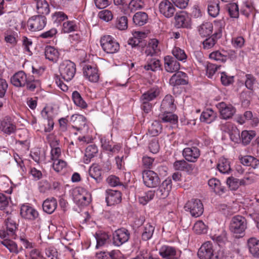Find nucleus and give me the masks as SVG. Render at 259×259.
Here are the masks:
<instances>
[{
	"mask_svg": "<svg viewBox=\"0 0 259 259\" xmlns=\"http://www.w3.org/2000/svg\"><path fill=\"white\" fill-rule=\"evenodd\" d=\"M246 228L247 221L244 217L237 215L232 218L229 229L236 237H242Z\"/></svg>",
	"mask_w": 259,
	"mask_h": 259,
	"instance_id": "obj_1",
	"label": "nucleus"
},
{
	"mask_svg": "<svg viewBox=\"0 0 259 259\" xmlns=\"http://www.w3.org/2000/svg\"><path fill=\"white\" fill-rule=\"evenodd\" d=\"M45 54L46 58L53 62H56L59 57V53L58 50L51 46L46 47Z\"/></svg>",
	"mask_w": 259,
	"mask_h": 259,
	"instance_id": "obj_35",
	"label": "nucleus"
},
{
	"mask_svg": "<svg viewBox=\"0 0 259 259\" xmlns=\"http://www.w3.org/2000/svg\"><path fill=\"white\" fill-rule=\"evenodd\" d=\"M130 231L125 228L115 230L112 234V242L114 245L119 247L127 242L130 238Z\"/></svg>",
	"mask_w": 259,
	"mask_h": 259,
	"instance_id": "obj_5",
	"label": "nucleus"
},
{
	"mask_svg": "<svg viewBox=\"0 0 259 259\" xmlns=\"http://www.w3.org/2000/svg\"><path fill=\"white\" fill-rule=\"evenodd\" d=\"M186 211H189L191 215L195 218L200 216L203 212L204 208L201 200L192 199L189 200L184 207Z\"/></svg>",
	"mask_w": 259,
	"mask_h": 259,
	"instance_id": "obj_3",
	"label": "nucleus"
},
{
	"mask_svg": "<svg viewBox=\"0 0 259 259\" xmlns=\"http://www.w3.org/2000/svg\"><path fill=\"white\" fill-rule=\"evenodd\" d=\"M2 243L6 246L11 252H13L16 254L19 253V250L16 243L11 240L5 239L2 242Z\"/></svg>",
	"mask_w": 259,
	"mask_h": 259,
	"instance_id": "obj_58",
	"label": "nucleus"
},
{
	"mask_svg": "<svg viewBox=\"0 0 259 259\" xmlns=\"http://www.w3.org/2000/svg\"><path fill=\"white\" fill-rule=\"evenodd\" d=\"M78 29L76 21H67L63 23L62 31L64 33H70L76 31Z\"/></svg>",
	"mask_w": 259,
	"mask_h": 259,
	"instance_id": "obj_50",
	"label": "nucleus"
},
{
	"mask_svg": "<svg viewBox=\"0 0 259 259\" xmlns=\"http://www.w3.org/2000/svg\"><path fill=\"white\" fill-rule=\"evenodd\" d=\"M83 74L86 78L93 82H97L99 78L98 69L91 65H86L83 67Z\"/></svg>",
	"mask_w": 259,
	"mask_h": 259,
	"instance_id": "obj_22",
	"label": "nucleus"
},
{
	"mask_svg": "<svg viewBox=\"0 0 259 259\" xmlns=\"http://www.w3.org/2000/svg\"><path fill=\"white\" fill-rule=\"evenodd\" d=\"M176 108L174 104V99L171 95H167L163 99L161 106V111L163 112L166 111H173Z\"/></svg>",
	"mask_w": 259,
	"mask_h": 259,
	"instance_id": "obj_25",
	"label": "nucleus"
},
{
	"mask_svg": "<svg viewBox=\"0 0 259 259\" xmlns=\"http://www.w3.org/2000/svg\"><path fill=\"white\" fill-rule=\"evenodd\" d=\"M159 253L161 257L165 259L176 258L175 256L176 254V250L172 246L163 245L159 249Z\"/></svg>",
	"mask_w": 259,
	"mask_h": 259,
	"instance_id": "obj_30",
	"label": "nucleus"
},
{
	"mask_svg": "<svg viewBox=\"0 0 259 259\" xmlns=\"http://www.w3.org/2000/svg\"><path fill=\"white\" fill-rule=\"evenodd\" d=\"M194 231L198 234L205 233L207 232V228L204 223L201 221H197L193 226Z\"/></svg>",
	"mask_w": 259,
	"mask_h": 259,
	"instance_id": "obj_64",
	"label": "nucleus"
},
{
	"mask_svg": "<svg viewBox=\"0 0 259 259\" xmlns=\"http://www.w3.org/2000/svg\"><path fill=\"white\" fill-rule=\"evenodd\" d=\"M172 53L175 58L180 61H184L187 59V55L184 51L178 47L174 48Z\"/></svg>",
	"mask_w": 259,
	"mask_h": 259,
	"instance_id": "obj_62",
	"label": "nucleus"
},
{
	"mask_svg": "<svg viewBox=\"0 0 259 259\" xmlns=\"http://www.w3.org/2000/svg\"><path fill=\"white\" fill-rule=\"evenodd\" d=\"M47 23V19L45 16H33L27 21V26L29 29L32 31H38L42 29Z\"/></svg>",
	"mask_w": 259,
	"mask_h": 259,
	"instance_id": "obj_8",
	"label": "nucleus"
},
{
	"mask_svg": "<svg viewBox=\"0 0 259 259\" xmlns=\"http://www.w3.org/2000/svg\"><path fill=\"white\" fill-rule=\"evenodd\" d=\"M100 44L102 49L107 53L113 54L119 49V44L110 35H105L101 37Z\"/></svg>",
	"mask_w": 259,
	"mask_h": 259,
	"instance_id": "obj_4",
	"label": "nucleus"
},
{
	"mask_svg": "<svg viewBox=\"0 0 259 259\" xmlns=\"http://www.w3.org/2000/svg\"><path fill=\"white\" fill-rule=\"evenodd\" d=\"M57 207V200L54 197L48 198L42 204V208L45 212L51 214L54 212Z\"/></svg>",
	"mask_w": 259,
	"mask_h": 259,
	"instance_id": "obj_29",
	"label": "nucleus"
},
{
	"mask_svg": "<svg viewBox=\"0 0 259 259\" xmlns=\"http://www.w3.org/2000/svg\"><path fill=\"white\" fill-rule=\"evenodd\" d=\"M152 56H147L146 64L144 68L147 71H156L160 70L161 64L159 59L152 57Z\"/></svg>",
	"mask_w": 259,
	"mask_h": 259,
	"instance_id": "obj_24",
	"label": "nucleus"
},
{
	"mask_svg": "<svg viewBox=\"0 0 259 259\" xmlns=\"http://www.w3.org/2000/svg\"><path fill=\"white\" fill-rule=\"evenodd\" d=\"M186 73L182 71H177L169 79V83L173 86L185 85L188 83Z\"/></svg>",
	"mask_w": 259,
	"mask_h": 259,
	"instance_id": "obj_23",
	"label": "nucleus"
},
{
	"mask_svg": "<svg viewBox=\"0 0 259 259\" xmlns=\"http://www.w3.org/2000/svg\"><path fill=\"white\" fill-rule=\"evenodd\" d=\"M159 11L165 17L169 18L174 16L176 8L169 1L163 0L159 4Z\"/></svg>",
	"mask_w": 259,
	"mask_h": 259,
	"instance_id": "obj_12",
	"label": "nucleus"
},
{
	"mask_svg": "<svg viewBox=\"0 0 259 259\" xmlns=\"http://www.w3.org/2000/svg\"><path fill=\"white\" fill-rule=\"evenodd\" d=\"M95 237L97 241L96 246L97 249L105 245L108 242L109 239L108 235L105 232L96 233Z\"/></svg>",
	"mask_w": 259,
	"mask_h": 259,
	"instance_id": "obj_46",
	"label": "nucleus"
},
{
	"mask_svg": "<svg viewBox=\"0 0 259 259\" xmlns=\"http://www.w3.org/2000/svg\"><path fill=\"white\" fill-rule=\"evenodd\" d=\"M217 113L211 109H207L201 114L200 119L202 122L210 123L215 120Z\"/></svg>",
	"mask_w": 259,
	"mask_h": 259,
	"instance_id": "obj_36",
	"label": "nucleus"
},
{
	"mask_svg": "<svg viewBox=\"0 0 259 259\" xmlns=\"http://www.w3.org/2000/svg\"><path fill=\"white\" fill-rule=\"evenodd\" d=\"M98 147L95 145H90L85 149L84 157L83 158L84 162L86 164L89 163L92 158L96 156L98 153Z\"/></svg>",
	"mask_w": 259,
	"mask_h": 259,
	"instance_id": "obj_32",
	"label": "nucleus"
},
{
	"mask_svg": "<svg viewBox=\"0 0 259 259\" xmlns=\"http://www.w3.org/2000/svg\"><path fill=\"white\" fill-rule=\"evenodd\" d=\"M227 9L231 17L237 18L239 17V7L236 3L230 4L227 7Z\"/></svg>",
	"mask_w": 259,
	"mask_h": 259,
	"instance_id": "obj_59",
	"label": "nucleus"
},
{
	"mask_svg": "<svg viewBox=\"0 0 259 259\" xmlns=\"http://www.w3.org/2000/svg\"><path fill=\"white\" fill-rule=\"evenodd\" d=\"M241 163L247 166H251L254 169L259 166V160L251 156H245L240 158Z\"/></svg>",
	"mask_w": 259,
	"mask_h": 259,
	"instance_id": "obj_37",
	"label": "nucleus"
},
{
	"mask_svg": "<svg viewBox=\"0 0 259 259\" xmlns=\"http://www.w3.org/2000/svg\"><path fill=\"white\" fill-rule=\"evenodd\" d=\"M159 41L156 39L151 40L145 50L147 56L155 55L159 53L160 49L158 46Z\"/></svg>",
	"mask_w": 259,
	"mask_h": 259,
	"instance_id": "obj_33",
	"label": "nucleus"
},
{
	"mask_svg": "<svg viewBox=\"0 0 259 259\" xmlns=\"http://www.w3.org/2000/svg\"><path fill=\"white\" fill-rule=\"evenodd\" d=\"M72 99L74 104L80 108L85 109L88 107L87 103L77 91H75L72 93Z\"/></svg>",
	"mask_w": 259,
	"mask_h": 259,
	"instance_id": "obj_45",
	"label": "nucleus"
},
{
	"mask_svg": "<svg viewBox=\"0 0 259 259\" xmlns=\"http://www.w3.org/2000/svg\"><path fill=\"white\" fill-rule=\"evenodd\" d=\"M209 57L211 60L225 62L227 59L228 55L227 52L224 51H223L222 52L220 51H215L211 53Z\"/></svg>",
	"mask_w": 259,
	"mask_h": 259,
	"instance_id": "obj_49",
	"label": "nucleus"
},
{
	"mask_svg": "<svg viewBox=\"0 0 259 259\" xmlns=\"http://www.w3.org/2000/svg\"><path fill=\"white\" fill-rule=\"evenodd\" d=\"M67 19V15L62 11L56 12L52 15V20L56 23H60Z\"/></svg>",
	"mask_w": 259,
	"mask_h": 259,
	"instance_id": "obj_63",
	"label": "nucleus"
},
{
	"mask_svg": "<svg viewBox=\"0 0 259 259\" xmlns=\"http://www.w3.org/2000/svg\"><path fill=\"white\" fill-rule=\"evenodd\" d=\"M220 12L219 1L212 0L208 5V13L212 17H216Z\"/></svg>",
	"mask_w": 259,
	"mask_h": 259,
	"instance_id": "obj_44",
	"label": "nucleus"
},
{
	"mask_svg": "<svg viewBox=\"0 0 259 259\" xmlns=\"http://www.w3.org/2000/svg\"><path fill=\"white\" fill-rule=\"evenodd\" d=\"M128 19L126 16H123L117 18L115 27L120 30H124L127 28Z\"/></svg>",
	"mask_w": 259,
	"mask_h": 259,
	"instance_id": "obj_56",
	"label": "nucleus"
},
{
	"mask_svg": "<svg viewBox=\"0 0 259 259\" xmlns=\"http://www.w3.org/2000/svg\"><path fill=\"white\" fill-rule=\"evenodd\" d=\"M59 72L64 80L69 81L74 76L76 65L70 60H65L60 64Z\"/></svg>",
	"mask_w": 259,
	"mask_h": 259,
	"instance_id": "obj_2",
	"label": "nucleus"
},
{
	"mask_svg": "<svg viewBox=\"0 0 259 259\" xmlns=\"http://www.w3.org/2000/svg\"><path fill=\"white\" fill-rule=\"evenodd\" d=\"M21 217L28 220L32 221L38 218V212L33 207L28 204H23L20 208Z\"/></svg>",
	"mask_w": 259,
	"mask_h": 259,
	"instance_id": "obj_16",
	"label": "nucleus"
},
{
	"mask_svg": "<svg viewBox=\"0 0 259 259\" xmlns=\"http://www.w3.org/2000/svg\"><path fill=\"white\" fill-rule=\"evenodd\" d=\"M172 187V181L171 179H165L159 186V188L153 191L155 195L159 198H165L169 194Z\"/></svg>",
	"mask_w": 259,
	"mask_h": 259,
	"instance_id": "obj_13",
	"label": "nucleus"
},
{
	"mask_svg": "<svg viewBox=\"0 0 259 259\" xmlns=\"http://www.w3.org/2000/svg\"><path fill=\"white\" fill-rule=\"evenodd\" d=\"M25 85L28 90L33 91L36 88L40 86V82L39 80L35 79L33 76H29Z\"/></svg>",
	"mask_w": 259,
	"mask_h": 259,
	"instance_id": "obj_57",
	"label": "nucleus"
},
{
	"mask_svg": "<svg viewBox=\"0 0 259 259\" xmlns=\"http://www.w3.org/2000/svg\"><path fill=\"white\" fill-rule=\"evenodd\" d=\"M155 227L150 223L146 224L144 226L143 233L141 235L142 239L143 241H147L150 239L154 232Z\"/></svg>",
	"mask_w": 259,
	"mask_h": 259,
	"instance_id": "obj_42",
	"label": "nucleus"
},
{
	"mask_svg": "<svg viewBox=\"0 0 259 259\" xmlns=\"http://www.w3.org/2000/svg\"><path fill=\"white\" fill-rule=\"evenodd\" d=\"M197 30L201 37H207L210 35L212 32V24L209 22L203 23L198 26Z\"/></svg>",
	"mask_w": 259,
	"mask_h": 259,
	"instance_id": "obj_31",
	"label": "nucleus"
},
{
	"mask_svg": "<svg viewBox=\"0 0 259 259\" xmlns=\"http://www.w3.org/2000/svg\"><path fill=\"white\" fill-rule=\"evenodd\" d=\"M28 76L23 71L15 73L11 78V82L16 87H23L27 83Z\"/></svg>",
	"mask_w": 259,
	"mask_h": 259,
	"instance_id": "obj_19",
	"label": "nucleus"
},
{
	"mask_svg": "<svg viewBox=\"0 0 259 259\" xmlns=\"http://www.w3.org/2000/svg\"><path fill=\"white\" fill-rule=\"evenodd\" d=\"M247 246L252 255L259 258V240L253 237L250 238L247 240Z\"/></svg>",
	"mask_w": 259,
	"mask_h": 259,
	"instance_id": "obj_28",
	"label": "nucleus"
},
{
	"mask_svg": "<svg viewBox=\"0 0 259 259\" xmlns=\"http://www.w3.org/2000/svg\"><path fill=\"white\" fill-rule=\"evenodd\" d=\"M59 144V141L57 140L52 141V143H51V146L52 147L51 155V160L52 161L59 159V158L61 156V149L58 147H55L56 146H58Z\"/></svg>",
	"mask_w": 259,
	"mask_h": 259,
	"instance_id": "obj_48",
	"label": "nucleus"
},
{
	"mask_svg": "<svg viewBox=\"0 0 259 259\" xmlns=\"http://www.w3.org/2000/svg\"><path fill=\"white\" fill-rule=\"evenodd\" d=\"M155 196V192L152 190L147 191L145 193L144 195L139 198L140 203L145 205L149 201L152 200Z\"/></svg>",
	"mask_w": 259,
	"mask_h": 259,
	"instance_id": "obj_61",
	"label": "nucleus"
},
{
	"mask_svg": "<svg viewBox=\"0 0 259 259\" xmlns=\"http://www.w3.org/2000/svg\"><path fill=\"white\" fill-rule=\"evenodd\" d=\"M134 36L130 38L128 40V45L133 47H142L144 45L143 43L142 37L144 35V33L141 32H135L133 34Z\"/></svg>",
	"mask_w": 259,
	"mask_h": 259,
	"instance_id": "obj_41",
	"label": "nucleus"
},
{
	"mask_svg": "<svg viewBox=\"0 0 259 259\" xmlns=\"http://www.w3.org/2000/svg\"><path fill=\"white\" fill-rule=\"evenodd\" d=\"M219 26L217 31H215L213 34L210 37L206 38L203 41V48L204 49H209L212 48L217 43L218 39L222 36V27L221 24L218 25Z\"/></svg>",
	"mask_w": 259,
	"mask_h": 259,
	"instance_id": "obj_18",
	"label": "nucleus"
},
{
	"mask_svg": "<svg viewBox=\"0 0 259 259\" xmlns=\"http://www.w3.org/2000/svg\"><path fill=\"white\" fill-rule=\"evenodd\" d=\"M180 68V63L171 56L164 57V69L167 72L173 73L179 71Z\"/></svg>",
	"mask_w": 259,
	"mask_h": 259,
	"instance_id": "obj_21",
	"label": "nucleus"
},
{
	"mask_svg": "<svg viewBox=\"0 0 259 259\" xmlns=\"http://www.w3.org/2000/svg\"><path fill=\"white\" fill-rule=\"evenodd\" d=\"M182 154L187 161L195 162L199 157L200 151L197 147L193 146L184 148Z\"/></svg>",
	"mask_w": 259,
	"mask_h": 259,
	"instance_id": "obj_17",
	"label": "nucleus"
},
{
	"mask_svg": "<svg viewBox=\"0 0 259 259\" xmlns=\"http://www.w3.org/2000/svg\"><path fill=\"white\" fill-rule=\"evenodd\" d=\"M5 224L6 227V231L0 230V237L3 239L8 237L15 238L18 225L11 216L6 219Z\"/></svg>",
	"mask_w": 259,
	"mask_h": 259,
	"instance_id": "obj_6",
	"label": "nucleus"
},
{
	"mask_svg": "<svg viewBox=\"0 0 259 259\" xmlns=\"http://www.w3.org/2000/svg\"><path fill=\"white\" fill-rule=\"evenodd\" d=\"M162 126L160 123L158 121H154L151 125L149 126L148 132L151 136H156L161 133Z\"/></svg>",
	"mask_w": 259,
	"mask_h": 259,
	"instance_id": "obj_53",
	"label": "nucleus"
},
{
	"mask_svg": "<svg viewBox=\"0 0 259 259\" xmlns=\"http://www.w3.org/2000/svg\"><path fill=\"white\" fill-rule=\"evenodd\" d=\"M144 6V2L141 0H131L122 12L125 15H130V13H134L138 10L142 9Z\"/></svg>",
	"mask_w": 259,
	"mask_h": 259,
	"instance_id": "obj_26",
	"label": "nucleus"
},
{
	"mask_svg": "<svg viewBox=\"0 0 259 259\" xmlns=\"http://www.w3.org/2000/svg\"><path fill=\"white\" fill-rule=\"evenodd\" d=\"M74 200L77 203L87 205L91 201V195L81 187L74 189L72 191Z\"/></svg>",
	"mask_w": 259,
	"mask_h": 259,
	"instance_id": "obj_7",
	"label": "nucleus"
},
{
	"mask_svg": "<svg viewBox=\"0 0 259 259\" xmlns=\"http://www.w3.org/2000/svg\"><path fill=\"white\" fill-rule=\"evenodd\" d=\"M175 25L178 28H190L191 25V18L184 11L177 13L175 16Z\"/></svg>",
	"mask_w": 259,
	"mask_h": 259,
	"instance_id": "obj_11",
	"label": "nucleus"
},
{
	"mask_svg": "<svg viewBox=\"0 0 259 259\" xmlns=\"http://www.w3.org/2000/svg\"><path fill=\"white\" fill-rule=\"evenodd\" d=\"M36 3V10L39 15H47L50 13V6L46 0H38Z\"/></svg>",
	"mask_w": 259,
	"mask_h": 259,
	"instance_id": "obj_40",
	"label": "nucleus"
},
{
	"mask_svg": "<svg viewBox=\"0 0 259 259\" xmlns=\"http://www.w3.org/2000/svg\"><path fill=\"white\" fill-rule=\"evenodd\" d=\"M121 201V193L119 191L109 189L106 191V201L108 205H113Z\"/></svg>",
	"mask_w": 259,
	"mask_h": 259,
	"instance_id": "obj_20",
	"label": "nucleus"
},
{
	"mask_svg": "<svg viewBox=\"0 0 259 259\" xmlns=\"http://www.w3.org/2000/svg\"><path fill=\"white\" fill-rule=\"evenodd\" d=\"M208 185L217 194L221 195L225 192L224 187L221 185L220 181L216 178L209 180Z\"/></svg>",
	"mask_w": 259,
	"mask_h": 259,
	"instance_id": "obj_39",
	"label": "nucleus"
},
{
	"mask_svg": "<svg viewBox=\"0 0 259 259\" xmlns=\"http://www.w3.org/2000/svg\"><path fill=\"white\" fill-rule=\"evenodd\" d=\"M143 180L145 186L149 188H154L160 184V179L157 174L152 170H145L143 172Z\"/></svg>",
	"mask_w": 259,
	"mask_h": 259,
	"instance_id": "obj_9",
	"label": "nucleus"
},
{
	"mask_svg": "<svg viewBox=\"0 0 259 259\" xmlns=\"http://www.w3.org/2000/svg\"><path fill=\"white\" fill-rule=\"evenodd\" d=\"M172 111H166L161 117V120L164 122H169L171 124H176L178 121L177 115L173 114Z\"/></svg>",
	"mask_w": 259,
	"mask_h": 259,
	"instance_id": "obj_52",
	"label": "nucleus"
},
{
	"mask_svg": "<svg viewBox=\"0 0 259 259\" xmlns=\"http://www.w3.org/2000/svg\"><path fill=\"white\" fill-rule=\"evenodd\" d=\"M214 250L210 241L204 243L198 250L197 255L200 259H211L213 255Z\"/></svg>",
	"mask_w": 259,
	"mask_h": 259,
	"instance_id": "obj_15",
	"label": "nucleus"
},
{
	"mask_svg": "<svg viewBox=\"0 0 259 259\" xmlns=\"http://www.w3.org/2000/svg\"><path fill=\"white\" fill-rule=\"evenodd\" d=\"M254 7L251 3L245 2L241 7L240 13L245 16L248 17L253 12Z\"/></svg>",
	"mask_w": 259,
	"mask_h": 259,
	"instance_id": "obj_55",
	"label": "nucleus"
},
{
	"mask_svg": "<svg viewBox=\"0 0 259 259\" xmlns=\"http://www.w3.org/2000/svg\"><path fill=\"white\" fill-rule=\"evenodd\" d=\"M217 107L219 110L221 117L224 119L231 118L236 112L235 107L224 102L218 103Z\"/></svg>",
	"mask_w": 259,
	"mask_h": 259,
	"instance_id": "obj_10",
	"label": "nucleus"
},
{
	"mask_svg": "<svg viewBox=\"0 0 259 259\" xmlns=\"http://www.w3.org/2000/svg\"><path fill=\"white\" fill-rule=\"evenodd\" d=\"M228 127L230 128L229 134L231 140L236 143H239L241 141L239 130L232 124H229Z\"/></svg>",
	"mask_w": 259,
	"mask_h": 259,
	"instance_id": "obj_43",
	"label": "nucleus"
},
{
	"mask_svg": "<svg viewBox=\"0 0 259 259\" xmlns=\"http://www.w3.org/2000/svg\"><path fill=\"white\" fill-rule=\"evenodd\" d=\"M255 136V133L253 131H243L241 135V141L244 145H248Z\"/></svg>",
	"mask_w": 259,
	"mask_h": 259,
	"instance_id": "obj_54",
	"label": "nucleus"
},
{
	"mask_svg": "<svg viewBox=\"0 0 259 259\" xmlns=\"http://www.w3.org/2000/svg\"><path fill=\"white\" fill-rule=\"evenodd\" d=\"M102 171L99 165H92L89 169V176L91 178H103Z\"/></svg>",
	"mask_w": 259,
	"mask_h": 259,
	"instance_id": "obj_60",
	"label": "nucleus"
},
{
	"mask_svg": "<svg viewBox=\"0 0 259 259\" xmlns=\"http://www.w3.org/2000/svg\"><path fill=\"white\" fill-rule=\"evenodd\" d=\"M16 126L13 120L8 116L0 121V131L4 134L10 135L15 132Z\"/></svg>",
	"mask_w": 259,
	"mask_h": 259,
	"instance_id": "obj_14",
	"label": "nucleus"
},
{
	"mask_svg": "<svg viewBox=\"0 0 259 259\" xmlns=\"http://www.w3.org/2000/svg\"><path fill=\"white\" fill-rule=\"evenodd\" d=\"M10 198L5 194L0 193V210L3 211L7 215L11 214L12 209L9 206Z\"/></svg>",
	"mask_w": 259,
	"mask_h": 259,
	"instance_id": "obj_34",
	"label": "nucleus"
},
{
	"mask_svg": "<svg viewBox=\"0 0 259 259\" xmlns=\"http://www.w3.org/2000/svg\"><path fill=\"white\" fill-rule=\"evenodd\" d=\"M217 168L220 172L224 174H229L232 170L229 161L225 158L219 160Z\"/></svg>",
	"mask_w": 259,
	"mask_h": 259,
	"instance_id": "obj_47",
	"label": "nucleus"
},
{
	"mask_svg": "<svg viewBox=\"0 0 259 259\" xmlns=\"http://www.w3.org/2000/svg\"><path fill=\"white\" fill-rule=\"evenodd\" d=\"M41 115L44 118L48 120L47 126L45 127V132L46 133L50 132L53 130L54 127V121L52 118L50 116L49 111L47 110L46 108H44L41 111Z\"/></svg>",
	"mask_w": 259,
	"mask_h": 259,
	"instance_id": "obj_51",
	"label": "nucleus"
},
{
	"mask_svg": "<svg viewBox=\"0 0 259 259\" xmlns=\"http://www.w3.org/2000/svg\"><path fill=\"white\" fill-rule=\"evenodd\" d=\"M148 19V16L146 13L138 12L133 16V21L136 25L141 26L147 22Z\"/></svg>",
	"mask_w": 259,
	"mask_h": 259,
	"instance_id": "obj_38",
	"label": "nucleus"
},
{
	"mask_svg": "<svg viewBox=\"0 0 259 259\" xmlns=\"http://www.w3.org/2000/svg\"><path fill=\"white\" fill-rule=\"evenodd\" d=\"M160 94V90L157 87H154L142 94L140 101L150 102L156 99Z\"/></svg>",
	"mask_w": 259,
	"mask_h": 259,
	"instance_id": "obj_27",
	"label": "nucleus"
}]
</instances>
